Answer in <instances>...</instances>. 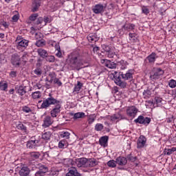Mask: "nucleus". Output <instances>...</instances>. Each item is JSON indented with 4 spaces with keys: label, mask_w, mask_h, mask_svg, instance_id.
<instances>
[{
    "label": "nucleus",
    "mask_w": 176,
    "mask_h": 176,
    "mask_svg": "<svg viewBox=\"0 0 176 176\" xmlns=\"http://www.w3.org/2000/svg\"><path fill=\"white\" fill-rule=\"evenodd\" d=\"M50 105H55L50 111L52 118H57V116L61 112V103L50 95L43 100L40 106V109H47Z\"/></svg>",
    "instance_id": "1"
},
{
    "label": "nucleus",
    "mask_w": 176,
    "mask_h": 176,
    "mask_svg": "<svg viewBox=\"0 0 176 176\" xmlns=\"http://www.w3.org/2000/svg\"><path fill=\"white\" fill-rule=\"evenodd\" d=\"M115 83L117 86H119L122 89H124L127 86V83L124 80H129V79H133V74L130 72L123 74V72H114L113 74Z\"/></svg>",
    "instance_id": "2"
},
{
    "label": "nucleus",
    "mask_w": 176,
    "mask_h": 176,
    "mask_svg": "<svg viewBox=\"0 0 176 176\" xmlns=\"http://www.w3.org/2000/svg\"><path fill=\"white\" fill-rule=\"evenodd\" d=\"M68 65L72 67V69H77L79 71L80 68H83V65L86 63L83 58L80 56L72 55L67 61Z\"/></svg>",
    "instance_id": "3"
},
{
    "label": "nucleus",
    "mask_w": 176,
    "mask_h": 176,
    "mask_svg": "<svg viewBox=\"0 0 176 176\" xmlns=\"http://www.w3.org/2000/svg\"><path fill=\"white\" fill-rule=\"evenodd\" d=\"M164 74V71L161 68L154 67L151 73L150 78L155 80L159 79L162 75Z\"/></svg>",
    "instance_id": "4"
},
{
    "label": "nucleus",
    "mask_w": 176,
    "mask_h": 176,
    "mask_svg": "<svg viewBox=\"0 0 176 176\" xmlns=\"http://www.w3.org/2000/svg\"><path fill=\"white\" fill-rule=\"evenodd\" d=\"M134 122L135 123H139V124H149L151 123V118L148 117L144 118L143 116H139Z\"/></svg>",
    "instance_id": "5"
},
{
    "label": "nucleus",
    "mask_w": 176,
    "mask_h": 176,
    "mask_svg": "<svg viewBox=\"0 0 176 176\" xmlns=\"http://www.w3.org/2000/svg\"><path fill=\"white\" fill-rule=\"evenodd\" d=\"M100 63L101 64H103L104 67H107V68H109L110 69H115V68H116V63L108 59H101Z\"/></svg>",
    "instance_id": "6"
},
{
    "label": "nucleus",
    "mask_w": 176,
    "mask_h": 176,
    "mask_svg": "<svg viewBox=\"0 0 176 176\" xmlns=\"http://www.w3.org/2000/svg\"><path fill=\"white\" fill-rule=\"evenodd\" d=\"M38 171L35 173V176H45L46 173L49 171V168L45 165L38 164Z\"/></svg>",
    "instance_id": "7"
},
{
    "label": "nucleus",
    "mask_w": 176,
    "mask_h": 176,
    "mask_svg": "<svg viewBox=\"0 0 176 176\" xmlns=\"http://www.w3.org/2000/svg\"><path fill=\"white\" fill-rule=\"evenodd\" d=\"M66 176H83V175L78 171L76 167H70L68 168V173H66Z\"/></svg>",
    "instance_id": "8"
},
{
    "label": "nucleus",
    "mask_w": 176,
    "mask_h": 176,
    "mask_svg": "<svg viewBox=\"0 0 176 176\" xmlns=\"http://www.w3.org/2000/svg\"><path fill=\"white\" fill-rule=\"evenodd\" d=\"M137 112H138V109L135 106H131L126 109V115L130 118H135Z\"/></svg>",
    "instance_id": "9"
},
{
    "label": "nucleus",
    "mask_w": 176,
    "mask_h": 176,
    "mask_svg": "<svg viewBox=\"0 0 176 176\" xmlns=\"http://www.w3.org/2000/svg\"><path fill=\"white\" fill-rule=\"evenodd\" d=\"M105 8H107V4H104V6H103L101 3H98L96 4L94 8L92 9L94 13H95L96 14H98L100 13H102V12H104V9H105Z\"/></svg>",
    "instance_id": "10"
},
{
    "label": "nucleus",
    "mask_w": 176,
    "mask_h": 176,
    "mask_svg": "<svg viewBox=\"0 0 176 176\" xmlns=\"http://www.w3.org/2000/svg\"><path fill=\"white\" fill-rule=\"evenodd\" d=\"M76 164L77 167H84L87 168V159L82 157V158H78L76 160Z\"/></svg>",
    "instance_id": "11"
},
{
    "label": "nucleus",
    "mask_w": 176,
    "mask_h": 176,
    "mask_svg": "<svg viewBox=\"0 0 176 176\" xmlns=\"http://www.w3.org/2000/svg\"><path fill=\"white\" fill-rule=\"evenodd\" d=\"M20 56H19L17 54H14L12 56L11 58V63L14 67H20L21 65V63H20Z\"/></svg>",
    "instance_id": "12"
},
{
    "label": "nucleus",
    "mask_w": 176,
    "mask_h": 176,
    "mask_svg": "<svg viewBox=\"0 0 176 176\" xmlns=\"http://www.w3.org/2000/svg\"><path fill=\"white\" fill-rule=\"evenodd\" d=\"M53 122L54 121L52 119V117H50V116H45L43 120V127H44V129L50 127V126H52V124H53Z\"/></svg>",
    "instance_id": "13"
},
{
    "label": "nucleus",
    "mask_w": 176,
    "mask_h": 176,
    "mask_svg": "<svg viewBox=\"0 0 176 176\" xmlns=\"http://www.w3.org/2000/svg\"><path fill=\"white\" fill-rule=\"evenodd\" d=\"M145 144H146V138L144 135H140L138 140L137 148H144Z\"/></svg>",
    "instance_id": "14"
},
{
    "label": "nucleus",
    "mask_w": 176,
    "mask_h": 176,
    "mask_svg": "<svg viewBox=\"0 0 176 176\" xmlns=\"http://www.w3.org/2000/svg\"><path fill=\"white\" fill-rule=\"evenodd\" d=\"M87 39L91 43H96L100 39V37L96 33H91L87 36Z\"/></svg>",
    "instance_id": "15"
},
{
    "label": "nucleus",
    "mask_w": 176,
    "mask_h": 176,
    "mask_svg": "<svg viewBox=\"0 0 176 176\" xmlns=\"http://www.w3.org/2000/svg\"><path fill=\"white\" fill-rule=\"evenodd\" d=\"M31 170L28 166H23L19 172L20 176H29Z\"/></svg>",
    "instance_id": "16"
},
{
    "label": "nucleus",
    "mask_w": 176,
    "mask_h": 176,
    "mask_svg": "<svg viewBox=\"0 0 176 176\" xmlns=\"http://www.w3.org/2000/svg\"><path fill=\"white\" fill-rule=\"evenodd\" d=\"M116 162L118 166H126V164H127V158L120 156L116 158Z\"/></svg>",
    "instance_id": "17"
},
{
    "label": "nucleus",
    "mask_w": 176,
    "mask_h": 176,
    "mask_svg": "<svg viewBox=\"0 0 176 176\" xmlns=\"http://www.w3.org/2000/svg\"><path fill=\"white\" fill-rule=\"evenodd\" d=\"M156 58H157V55H156V53L153 52L146 57V60L150 64H155V61H156Z\"/></svg>",
    "instance_id": "18"
},
{
    "label": "nucleus",
    "mask_w": 176,
    "mask_h": 176,
    "mask_svg": "<svg viewBox=\"0 0 176 176\" xmlns=\"http://www.w3.org/2000/svg\"><path fill=\"white\" fill-rule=\"evenodd\" d=\"M37 53L38 56L41 57V58H46V57H47V56L49 55L47 51L46 50H44L43 48H38L37 50Z\"/></svg>",
    "instance_id": "19"
},
{
    "label": "nucleus",
    "mask_w": 176,
    "mask_h": 176,
    "mask_svg": "<svg viewBox=\"0 0 176 176\" xmlns=\"http://www.w3.org/2000/svg\"><path fill=\"white\" fill-rule=\"evenodd\" d=\"M122 31H133L135 25L129 23H124L122 26Z\"/></svg>",
    "instance_id": "20"
},
{
    "label": "nucleus",
    "mask_w": 176,
    "mask_h": 176,
    "mask_svg": "<svg viewBox=\"0 0 176 176\" xmlns=\"http://www.w3.org/2000/svg\"><path fill=\"white\" fill-rule=\"evenodd\" d=\"M38 144H39V141L38 140H29L27 142V148H29V149H32L34 148H35V146H36V145H38Z\"/></svg>",
    "instance_id": "21"
},
{
    "label": "nucleus",
    "mask_w": 176,
    "mask_h": 176,
    "mask_svg": "<svg viewBox=\"0 0 176 176\" xmlns=\"http://www.w3.org/2000/svg\"><path fill=\"white\" fill-rule=\"evenodd\" d=\"M42 21H44V23H52L53 21V17L50 15L45 16L43 17L38 18V23H42Z\"/></svg>",
    "instance_id": "22"
},
{
    "label": "nucleus",
    "mask_w": 176,
    "mask_h": 176,
    "mask_svg": "<svg viewBox=\"0 0 176 176\" xmlns=\"http://www.w3.org/2000/svg\"><path fill=\"white\" fill-rule=\"evenodd\" d=\"M98 164V162L96 159L87 160V168L89 167H96Z\"/></svg>",
    "instance_id": "23"
},
{
    "label": "nucleus",
    "mask_w": 176,
    "mask_h": 176,
    "mask_svg": "<svg viewBox=\"0 0 176 176\" xmlns=\"http://www.w3.org/2000/svg\"><path fill=\"white\" fill-rule=\"evenodd\" d=\"M41 0H34L32 6V12H38L39 8H41Z\"/></svg>",
    "instance_id": "24"
},
{
    "label": "nucleus",
    "mask_w": 176,
    "mask_h": 176,
    "mask_svg": "<svg viewBox=\"0 0 176 176\" xmlns=\"http://www.w3.org/2000/svg\"><path fill=\"white\" fill-rule=\"evenodd\" d=\"M108 136H102L99 140V144L101 146H107L108 145Z\"/></svg>",
    "instance_id": "25"
},
{
    "label": "nucleus",
    "mask_w": 176,
    "mask_h": 176,
    "mask_svg": "<svg viewBox=\"0 0 176 176\" xmlns=\"http://www.w3.org/2000/svg\"><path fill=\"white\" fill-rule=\"evenodd\" d=\"M116 63H117V65H120L121 66V69H126V67H127V62L126 60H119V59H116Z\"/></svg>",
    "instance_id": "26"
},
{
    "label": "nucleus",
    "mask_w": 176,
    "mask_h": 176,
    "mask_svg": "<svg viewBox=\"0 0 176 176\" xmlns=\"http://www.w3.org/2000/svg\"><path fill=\"white\" fill-rule=\"evenodd\" d=\"M28 46V40H21L18 42V45H16L17 49H20L21 47H27Z\"/></svg>",
    "instance_id": "27"
},
{
    "label": "nucleus",
    "mask_w": 176,
    "mask_h": 176,
    "mask_svg": "<svg viewBox=\"0 0 176 176\" xmlns=\"http://www.w3.org/2000/svg\"><path fill=\"white\" fill-rule=\"evenodd\" d=\"M40 157H41V153H39V152H31V153H30V160H36Z\"/></svg>",
    "instance_id": "28"
},
{
    "label": "nucleus",
    "mask_w": 176,
    "mask_h": 176,
    "mask_svg": "<svg viewBox=\"0 0 176 176\" xmlns=\"http://www.w3.org/2000/svg\"><path fill=\"white\" fill-rule=\"evenodd\" d=\"M42 97V93L39 91L32 92V98L33 100H39Z\"/></svg>",
    "instance_id": "29"
},
{
    "label": "nucleus",
    "mask_w": 176,
    "mask_h": 176,
    "mask_svg": "<svg viewBox=\"0 0 176 176\" xmlns=\"http://www.w3.org/2000/svg\"><path fill=\"white\" fill-rule=\"evenodd\" d=\"M82 118H85V113L78 112L74 114V120H76V119H82Z\"/></svg>",
    "instance_id": "30"
},
{
    "label": "nucleus",
    "mask_w": 176,
    "mask_h": 176,
    "mask_svg": "<svg viewBox=\"0 0 176 176\" xmlns=\"http://www.w3.org/2000/svg\"><path fill=\"white\" fill-rule=\"evenodd\" d=\"M83 87V83L80 82V81H77V85L74 87V91L76 93L80 91V89Z\"/></svg>",
    "instance_id": "31"
},
{
    "label": "nucleus",
    "mask_w": 176,
    "mask_h": 176,
    "mask_svg": "<svg viewBox=\"0 0 176 176\" xmlns=\"http://www.w3.org/2000/svg\"><path fill=\"white\" fill-rule=\"evenodd\" d=\"M16 93H17L19 96H24V94H25V93H27V91H25V89H24V87H19V88L16 89Z\"/></svg>",
    "instance_id": "32"
},
{
    "label": "nucleus",
    "mask_w": 176,
    "mask_h": 176,
    "mask_svg": "<svg viewBox=\"0 0 176 176\" xmlns=\"http://www.w3.org/2000/svg\"><path fill=\"white\" fill-rule=\"evenodd\" d=\"M51 137H52V133L50 132H45L42 135L43 140H45V141H49Z\"/></svg>",
    "instance_id": "33"
},
{
    "label": "nucleus",
    "mask_w": 176,
    "mask_h": 176,
    "mask_svg": "<svg viewBox=\"0 0 176 176\" xmlns=\"http://www.w3.org/2000/svg\"><path fill=\"white\" fill-rule=\"evenodd\" d=\"M0 90L8 91V84L3 81L0 82Z\"/></svg>",
    "instance_id": "34"
},
{
    "label": "nucleus",
    "mask_w": 176,
    "mask_h": 176,
    "mask_svg": "<svg viewBox=\"0 0 176 176\" xmlns=\"http://www.w3.org/2000/svg\"><path fill=\"white\" fill-rule=\"evenodd\" d=\"M126 160H128L129 162H134L137 160V156L134 157L133 154H129L126 156Z\"/></svg>",
    "instance_id": "35"
},
{
    "label": "nucleus",
    "mask_w": 176,
    "mask_h": 176,
    "mask_svg": "<svg viewBox=\"0 0 176 176\" xmlns=\"http://www.w3.org/2000/svg\"><path fill=\"white\" fill-rule=\"evenodd\" d=\"M43 80H41L38 82H37L34 85V89H38V90H41V89H43L44 85H43Z\"/></svg>",
    "instance_id": "36"
},
{
    "label": "nucleus",
    "mask_w": 176,
    "mask_h": 176,
    "mask_svg": "<svg viewBox=\"0 0 176 176\" xmlns=\"http://www.w3.org/2000/svg\"><path fill=\"white\" fill-rule=\"evenodd\" d=\"M143 96L144 98H149V97L152 96V91H151L149 89L144 90L143 91Z\"/></svg>",
    "instance_id": "37"
},
{
    "label": "nucleus",
    "mask_w": 176,
    "mask_h": 176,
    "mask_svg": "<svg viewBox=\"0 0 176 176\" xmlns=\"http://www.w3.org/2000/svg\"><path fill=\"white\" fill-rule=\"evenodd\" d=\"M18 130H22L24 133H27V126H24L22 123H19L16 125Z\"/></svg>",
    "instance_id": "38"
},
{
    "label": "nucleus",
    "mask_w": 176,
    "mask_h": 176,
    "mask_svg": "<svg viewBox=\"0 0 176 176\" xmlns=\"http://www.w3.org/2000/svg\"><path fill=\"white\" fill-rule=\"evenodd\" d=\"M168 86L170 89H175L176 87V80L174 79H171L168 82Z\"/></svg>",
    "instance_id": "39"
},
{
    "label": "nucleus",
    "mask_w": 176,
    "mask_h": 176,
    "mask_svg": "<svg viewBox=\"0 0 176 176\" xmlns=\"http://www.w3.org/2000/svg\"><path fill=\"white\" fill-rule=\"evenodd\" d=\"M56 75L54 72H51L48 74V78H50V80H51V82H53L54 80V79L56 78Z\"/></svg>",
    "instance_id": "40"
},
{
    "label": "nucleus",
    "mask_w": 176,
    "mask_h": 176,
    "mask_svg": "<svg viewBox=\"0 0 176 176\" xmlns=\"http://www.w3.org/2000/svg\"><path fill=\"white\" fill-rule=\"evenodd\" d=\"M35 45H36V46H37V47H42L45 46V45H46V43L45 42V41L38 40L36 42Z\"/></svg>",
    "instance_id": "41"
},
{
    "label": "nucleus",
    "mask_w": 176,
    "mask_h": 176,
    "mask_svg": "<svg viewBox=\"0 0 176 176\" xmlns=\"http://www.w3.org/2000/svg\"><path fill=\"white\" fill-rule=\"evenodd\" d=\"M94 120H96V114L91 115L88 117L89 124H93Z\"/></svg>",
    "instance_id": "42"
},
{
    "label": "nucleus",
    "mask_w": 176,
    "mask_h": 176,
    "mask_svg": "<svg viewBox=\"0 0 176 176\" xmlns=\"http://www.w3.org/2000/svg\"><path fill=\"white\" fill-rule=\"evenodd\" d=\"M104 129V125L102 124L98 123L95 125L96 131H101Z\"/></svg>",
    "instance_id": "43"
},
{
    "label": "nucleus",
    "mask_w": 176,
    "mask_h": 176,
    "mask_svg": "<svg viewBox=\"0 0 176 176\" xmlns=\"http://www.w3.org/2000/svg\"><path fill=\"white\" fill-rule=\"evenodd\" d=\"M116 161L112 160H110L107 162V166L109 167H111L112 168L116 167Z\"/></svg>",
    "instance_id": "44"
},
{
    "label": "nucleus",
    "mask_w": 176,
    "mask_h": 176,
    "mask_svg": "<svg viewBox=\"0 0 176 176\" xmlns=\"http://www.w3.org/2000/svg\"><path fill=\"white\" fill-rule=\"evenodd\" d=\"M46 61H48V63H54L56 61V57L54 56H47L45 57Z\"/></svg>",
    "instance_id": "45"
},
{
    "label": "nucleus",
    "mask_w": 176,
    "mask_h": 176,
    "mask_svg": "<svg viewBox=\"0 0 176 176\" xmlns=\"http://www.w3.org/2000/svg\"><path fill=\"white\" fill-rule=\"evenodd\" d=\"M174 147L170 148V149H167V148H165L164 150V155H167L168 156L173 154V153L174 152Z\"/></svg>",
    "instance_id": "46"
},
{
    "label": "nucleus",
    "mask_w": 176,
    "mask_h": 176,
    "mask_svg": "<svg viewBox=\"0 0 176 176\" xmlns=\"http://www.w3.org/2000/svg\"><path fill=\"white\" fill-rule=\"evenodd\" d=\"M69 135H71V133H69V132H62L60 134V137H62V138H66V140H69Z\"/></svg>",
    "instance_id": "47"
},
{
    "label": "nucleus",
    "mask_w": 176,
    "mask_h": 176,
    "mask_svg": "<svg viewBox=\"0 0 176 176\" xmlns=\"http://www.w3.org/2000/svg\"><path fill=\"white\" fill-rule=\"evenodd\" d=\"M22 111L23 112H25V113H30V112H32V109L28 106H23L22 107Z\"/></svg>",
    "instance_id": "48"
},
{
    "label": "nucleus",
    "mask_w": 176,
    "mask_h": 176,
    "mask_svg": "<svg viewBox=\"0 0 176 176\" xmlns=\"http://www.w3.org/2000/svg\"><path fill=\"white\" fill-rule=\"evenodd\" d=\"M34 73L37 76H41L42 75V69L37 67L34 70Z\"/></svg>",
    "instance_id": "49"
},
{
    "label": "nucleus",
    "mask_w": 176,
    "mask_h": 176,
    "mask_svg": "<svg viewBox=\"0 0 176 176\" xmlns=\"http://www.w3.org/2000/svg\"><path fill=\"white\" fill-rule=\"evenodd\" d=\"M142 12L144 13V14H149V8L146 6H143L142 8Z\"/></svg>",
    "instance_id": "50"
},
{
    "label": "nucleus",
    "mask_w": 176,
    "mask_h": 176,
    "mask_svg": "<svg viewBox=\"0 0 176 176\" xmlns=\"http://www.w3.org/2000/svg\"><path fill=\"white\" fill-rule=\"evenodd\" d=\"M111 119L113 122H115V120H120V119H122V116H120V115H114L111 116Z\"/></svg>",
    "instance_id": "51"
},
{
    "label": "nucleus",
    "mask_w": 176,
    "mask_h": 176,
    "mask_svg": "<svg viewBox=\"0 0 176 176\" xmlns=\"http://www.w3.org/2000/svg\"><path fill=\"white\" fill-rule=\"evenodd\" d=\"M0 27L1 30H6V28H9V23H0Z\"/></svg>",
    "instance_id": "52"
},
{
    "label": "nucleus",
    "mask_w": 176,
    "mask_h": 176,
    "mask_svg": "<svg viewBox=\"0 0 176 176\" xmlns=\"http://www.w3.org/2000/svg\"><path fill=\"white\" fill-rule=\"evenodd\" d=\"M38 16V14H32V15L30 16L29 19L30 20V21H35Z\"/></svg>",
    "instance_id": "53"
},
{
    "label": "nucleus",
    "mask_w": 176,
    "mask_h": 176,
    "mask_svg": "<svg viewBox=\"0 0 176 176\" xmlns=\"http://www.w3.org/2000/svg\"><path fill=\"white\" fill-rule=\"evenodd\" d=\"M65 146V140H60L58 143V148L63 149Z\"/></svg>",
    "instance_id": "54"
},
{
    "label": "nucleus",
    "mask_w": 176,
    "mask_h": 176,
    "mask_svg": "<svg viewBox=\"0 0 176 176\" xmlns=\"http://www.w3.org/2000/svg\"><path fill=\"white\" fill-rule=\"evenodd\" d=\"M154 100L157 105H160V104H162V98L155 97Z\"/></svg>",
    "instance_id": "55"
},
{
    "label": "nucleus",
    "mask_w": 176,
    "mask_h": 176,
    "mask_svg": "<svg viewBox=\"0 0 176 176\" xmlns=\"http://www.w3.org/2000/svg\"><path fill=\"white\" fill-rule=\"evenodd\" d=\"M56 51H57V53L56 54V57H61V56H63V54L61 53V50H60V47L58 46L56 47Z\"/></svg>",
    "instance_id": "56"
},
{
    "label": "nucleus",
    "mask_w": 176,
    "mask_h": 176,
    "mask_svg": "<svg viewBox=\"0 0 176 176\" xmlns=\"http://www.w3.org/2000/svg\"><path fill=\"white\" fill-rule=\"evenodd\" d=\"M54 83H55V85H58V86H62L63 85V82H61L60 79H58V78H56L54 80Z\"/></svg>",
    "instance_id": "57"
},
{
    "label": "nucleus",
    "mask_w": 176,
    "mask_h": 176,
    "mask_svg": "<svg viewBox=\"0 0 176 176\" xmlns=\"http://www.w3.org/2000/svg\"><path fill=\"white\" fill-rule=\"evenodd\" d=\"M42 36L43 35L40 32L35 34V39H36L37 41H41V39H42Z\"/></svg>",
    "instance_id": "58"
},
{
    "label": "nucleus",
    "mask_w": 176,
    "mask_h": 176,
    "mask_svg": "<svg viewBox=\"0 0 176 176\" xmlns=\"http://www.w3.org/2000/svg\"><path fill=\"white\" fill-rule=\"evenodd\" d=\"M52 83H53V81L50 80V82H45V84L44 85V87H45L46 89H50Z\"/></svg>",
    "instance_id": "59"
},
{
    "label": "nucleus",
    "mask_w": 176,
    "mask_h": 176,
    "mask_svg": "<svg viewBox=\"0 0 176 176\" xmlns=\"http://www.w3.org/2000/svg\"><path fill=\"white\" fill-rule=\"evenodd\" d=\"M114 56H115V54H113V52H112L111 50L107 52V57H109V58H113Z\"/></svg>",
    "instance_id": "60"
},
{
    "label": "nucleus",
    "mask_w": 176,
    "mask_h": 176,
    "mask_svg": "<svg viewBox=\"0 0 176 176\" xmlns=\"http://www.w3.org/2000/svg\"><path fill=\"white\" fill-rule=\"evenodd\" d=\"M12 19V21H14V23L17 22L19 19V14L14 15Z\"/></svg>",
    "instance_id": "61"
},
{
    "label": "nucleus",
    "mask_w": 176,
    "mask_h": 176,
    "mask_svg": "<svg viewBox=\"0 0 176 176\" xmlns=\"http://www.w3.org/2000/svg\"><path fill=\"white\" fill-rule=\"evenodd\" d=\"M27 57H28V55H27V54H24L22 56L21 60H22V61H23V63H27Z\"/></svg>",
    "instance_id": "62"
},
{
    "label": "nucleus",
    "mask_w": 176,
    "mask_h": 176,
    "mask_svg": "<svg viewBox=\"0 0 176 176\" xmlns=\"http://www.w3.org/2000/svg\"><path fill=\"white\" fill-rule=\"evenodd\" d=\"M103 49L104 52H107V53L111 51V47H109V45H103Z\"/></svg>",
    "instance_id": "63"
},
{
    "label": "nucleus",
    "mask_w": 176,
    "mask_h": 176,
    "mask_svg": "<svg viewBox=\"0 0 176 176\" xmlns=\"http://www.w3.org/2000/svg\"><path fill=\"white\" fill-rule=\"evenodd\" d=\"M16 74H17V72L12 71L10 73V76H12V78H16Z\"/></svg>",
    "instance_id": "64"
}]
</instances>
